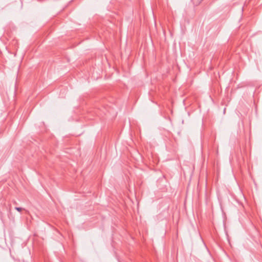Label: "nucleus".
<instances>
[{"mask_svg":"<svg viewBox=\"0 0 262 262\" xmlns=\"http://www.w3.org/2000/svg\"><path fill=\"white\" fill-rule=\"evenodd\" d=\"M15 209L17 211H19V212H20L24 209L21 208V207H15Z\"/></svg>","mask_w":262,"mask_h":262,"instance_id":"1","label":"nucleus"},{"mask_svg":"<svg viewBox=\"0 0 262 262\" xmlns=\"http://www.w3.org/2000/svg\"><path fill=\"white\" fill-rule=\"evenodd\" d=\"M203 0H199V3H201V2H202Z\"/></svg>","mask_w":262,"mask_h":262,"instance_id":"2","label":"nucleus"}]
</instances>
